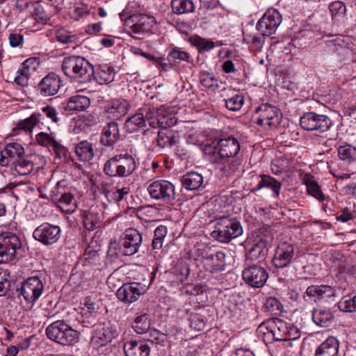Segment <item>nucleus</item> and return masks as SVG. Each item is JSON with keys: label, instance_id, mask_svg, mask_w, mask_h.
I'll list each match as a JSON object with an SVG mask.
<instances>
[{"label": "nucleus", "instance_id": "nucleus-1", "mask_svg": "<svg viewBox=\"0 0 356 356\" xmlns=\"http://www.w3.org/2000/svg\"><path fill=\"white\" fill-rule=\"evenodd\" d=\"M45 333L50 340L63 346H74L79 341V332L64 320H58L49 325Z\"/></svg>", "mask_w": 356, "mask_h": 356}, {"label": "nucleus", "instance_id": "nucleus-2", "mask_svg": "<svg viewBox=\"0 0 356 356\" xmlns=\"http://www.w3.org/2000/svg\"><path fill=\"white\" fill-rule=\"evenodd\" d=\"M136 169L134 158L128 154L115 155L104 164V172L111 177H126Z\"/></svg>", "mask_w": 356, "mask_h": 356}, {"label": "nucleus", "instance_id": "nucleus-3", "mask_svg": "<svg viewBox=\"0 0 356 356\" xmlns=\"http://www.w3.org/2000/svg\"><path fill=\"white\" fill-rule=\"evenodd\" d=\"M255 122L266 129H272L277 127L282 120V114L277 108L263 104L257 108L254 114Z\"/></svg>", "mask_w": 356, "mask_h": 356}, {"label": "nucleus", "instance_id": "nucleus-4", "mask_svg": "<svg viewBox=\"0 0 356 356\" xmlns=\"http://www.w3.org/2000/svg\"><path fill=\"white\" fill-rule=\"evenodd\" d=\"M300 125L307 131H317L323 133L330 129L332 121L327 115L309 112L303 114L300 118Z\"/></svg>", "mask_w": 356, "mask_h": 356}, {"label": "nucleus", "instance_id": "nucleus-5", "mask_svg": "<svg viewBox=\"0 0 356 356\" xmlns=\"http://www.w3.org/2000/svg\"><path fill=\"white\" fill-rule=\"evenodd\" d=\"M147 191L152 199L168 202L175 198V189L172 183L159 179L150 183Z\"/></svg>", "mask_w": 356, "mask_h": 356}, {"label": "nucleus", "instance_id": "nucleus-6", "mask_svg": "<svg viewBox=\"0 0 356 356\" xmlns=\"http://www.w3.org/2000/svg\"><path fill=\"white\" fill-rule=\"evenodd\" d=\"M43 289L42 281L38 277L33 276L22 282L17 291L19 296H22L27 303L34 304L42 295Z\"/></svg>", "mask_w": 356, "mask_h": 356}, {"label": "nucleus", "instance_id": "nucleus-7", "mask_svg": "<svg viewBox=\"0 0 356 356\" xmlns=\"http://www.w3.org/2000/svg\"><path fill=\"white\" fill-rule=\"evenodd\" d=\"M61 236L59 226L44 222L37 227L33 233V237L44 245H51L57 243Z\"/></svg>", "mask_w": 356, "mask_h": 356}, {"label": "nucleus", "instance_id": "nucleus-8", "mask_svg": "<svg viewBox=\"0 0 356 356\" xmlns=\"http://www.w3.org/2000/svg\"><path fill=\"white\" fill-rule=\"evenodd\" d=\"M21 245L18 236L11 232L0 234V264L11 261Z\"/></svg>", "mask_w": 356, "mask_h": 356}, {"label": "nucleus", "instance_id": "nucleus-9", "mask_svg": "<svg viewBox=\"0 0 356 356\" xmlns=\"http://www.w3.org/2000/svg\"><path fill=\"white\" fill-rule=\"evenodd\" d=\"M282 15L275 9L268 10L258 21L256 29L263 36H270L275 33L282 22Z\"/></svg>", "mask_w": 356, "mask_h": 356}, {"label": "nucleus", "instance_id": "nucleus-10", "mask_svg": "<svg viewBox=\"0 0 356 356\" xmlns=\"http://www.w3.org/2000/svg\"><path fill=\"white\" fill-rule=\"evenodd\" d=\"M242 277L249 286L254 288H261L266 284L268 278V273L261 266L252 265L244 268Z\"/></svg>", "mask_w": 356, "mask_h": 356}, {"label": "nucleus", "instance_id": "nucleus-11", "mask_svg": "<svg viewBox=\"0 0 356 356\" xmlns=\"http://www.w3.org/2000/svg\"><path fill=\"white\" fill-rule=\"evenodd\" d=\"M145 288L139 282L124 283L116 293L119 300L126 304H131L138 300L145 293Z\"/></svg>", "mask_w": 356, "mask_h": 356}, {"label": "nucleus", "instance_id": "nucleus-12", "mask_svg": "<svg viewBox=\"0 0 356 356\" xmlns=\"http://www.w3.org/2000/svg\"><path fill=\"white\" fill-rule=\"evenodd\" d=\"M142 236L135 229H127L124 237L120 241V250L122 255L131 256L136 254L141 245Z\"/></svg>", "mask_w": 356, "mask_h": 356}, {"label": "nucleus", "instance_id": "nucleus-13", "mask_svg": "<svg viewBox=\"0 0 356 356\" xmlns=\"http://www.w3.org/2000/svg\"><path fill=\"white\" fill-rule=\"evenodd\" d=\"M294 257V247L286 242L280 243L274 253L273 263L276 268L286 267Z\"/></svg>", "mask_w": 356, "mask_h": 356}, {"label": "nucleus", "instance_id": "nucleus-14", "mask_svg": "<svg viewBox=\"0 0 356 356\" xmlns=\"http://www.w3.org/2000/svg\"><path fill=\"white\" fill-rule=\"evenodd\" d=\"M243 68V60L238 51L227 50L224 54V73L240 75Z\"/></svg>", "mask_w": 356, "mask_h": 356}, {"label": "nucleus", "instance_id": "nucleus-15", "mask_svg": "<svg viewBox=\"0 0 356 356\" xmlns=\"http://www.w3.org/2000/svg\"><path fill=\"white\" fill-rule=\"evenodd\" d=\"M154 19V17L147 15H132L129 16L127 24L134 33L141 34L151 29Z\"/></svg>", "mask_w": 356, "mask_h": 356}, {"label": "nucleus", "instance_id": "nucleus-16", "mask_svg": "<svg viewBox=\"0 0 356 356\" xmlns=\"http://www.w3.org/2000/svg\"><path fill=\"white\" fill-rule=\"evenodd\" d=\"M335 289L329 285H312L307 288L303 296L305 301H316L325 298H330L335 296Z\"/></svg>", "mask_w": 356, "mask_h": 356}, {"label": "nucleus", "instance_id": "nucleus-17", "mask_svg": "<svg viewBox=\"0 0 356 356\" xmlns=\"http://www.w3.org/2000/svg\"><path fill=\"white\" fill-rule=\"evenodd\" d=\"M78 65L75 80L81 83H88L94 76V66L84 57L78 56Z\"/></svg>", "mask_w": 356, "mask_h": 356}, {"label": "nucleus", "instance_id": "nucleus-18", "mask_svg": "<svg viewBox=\"0 0 356 356\" xmlns=\"http://www.w3.org/2000/svg\"><path fill=\"white\" fill-rule=\"evenodd\" d=\"M60 79L54 74H49L44 77L38 84V90L43 96H52L60 88Z\"/></svg>", "mask_w": 356, "mask_h": 356}, {"label": "nucleus", "instance_id": "nucleus-19", "mask_svg": "<svg viewBox=\"0 0 356 356\" xmlns=\"http://www.w3.org/2000/svg\"><path fill=\"white\" fill-rule=\"evenodd\" d=\"M268 242L266 240L260 238L246 252V259L250 261H264L268 254Z\"/></svg>", "mask_w": 356, "mask_h": 356}, {"label": "nucleus", "instance_id": "nucleus-20", "mask_svg": "<svg viewBox=\"0 0 356 356\" xmlns=\"http://www.w3.org/2000/svg\"><path fill=\"white\" fill-rule=\"evenodd\" d=\"M126 356H149L150 348L144 341H129L124 344Z\"/></svg>", "mask_w": 356, "mask_h": 356}, {"label": "nucleus", "instance_id": "nucleus-21", "mask_svg": "<svg viewBox=\"0 0 356 356\" xmlns=\"http://www.w3.org/2000/svg\"><path fill=\"white\" fill-rule=\"evenodd\" d=\"M276 330L280 331V327L278 326L275 321L273 319H269L261 323L257 328L259 334L264 337V340H274V341H283L284 339L281 336H277Z\"/></svg>", "mask_w": 356, "mask_h": 356}, {"label": "nucleus", "instance_id": "nucleus-22", "mask_svg": "<svg viewBox=\"0 0 356 356\" xmlns=\"http://www.w3.org/2000/svg\"><path fill=\"white\" fill-rule=\"evenodd\" d=\"M119 137L118 124L114 122H109L103 129L100 142L105 146H111L118 140Z\"/></svg>", "mask_w": 356, "mask_h": 356}, {"label": "nucleus", "instance_id": "nucleus-23", "mask_svg": "<svg viewBox=\"0 0 356 356\" xmlns=\"http://www.w3.org/2000/svg\"><path fill=\"white\" fill-rule=\"evenodd\" d=\"M243 229L238 221L224 217V243H229L232 239L241 236Z\"/></svg>", "mask_w": 356, "mask_h": 356}, {"label": "nucleus", "instance_id": "nucleus-24", "mask_svg": "<svg viewBox=\"0 0 356 356\" xmlns=\"http://www.w3.org/2000/svg\"><path fill=\"white\" fill-rule=\"evenodd\" d=\"M36 140L38 143L42 146L52 147L58 157H61L66 153L65 148L59 144L54 138L49 134L41 132L36 136Z\"/></svg>", "mask_w": 356, "mask_h": 356}, {"label": "nucleus", "instance_id": "nucleus-25", "mask_svg": "<svg viewBox=\"0 0 356 356\" xmlns=\"http://www.w3.org/2000/svg\"><path fill=\"white\" fill-rule=\"evenodd\" d=\"M339 341L330 337L323 342L316 350L315 356H338Z\"/></svg>", "mask_w": 356, "mask_h": 356}, {"label": "nucleus", "instance_id": "nucleus-26", "mask_svg": "<svg viewBox=\"0 0 356 356\" xmlns=\"http://www.w3.org/2000/svg\"><path fill=\"white\" fill-rule=\"evenodd\" d=\"M157 145L161 148L171 147L179 141V136L172 130L163 129L157 134Z\"/></svg>", "mask_w": 356, "mask_h": 356}, {"label": "nucleus", "instance_id": "nucleus-27", "mask_svg": "<svg viewBox=\"0 0 356 356\" xmlns=\"http://www.w3.org/2000/svg\"><path fill=\"white\" fill-rule=\"evenodd\" d=\"M260 177L261 180L253 191L267 188L273 191V197H277L280 195L282 183L270 175H261Z\"/></svg>", "mask_w": 356, "mask_h": 356}, {"label": "nucleus", "instance_id": "nucleus-28", "mask_svg": "<svg viewBox=\"0 0 356 356\" xmlns=\"http://www.w3.org/2000/svg\"><path fill=\"white\" fill-rule=\"evenodd\" d=\"M102 192L110 202H119L129 193V187L122 188H111L107 184H102Z\"/></svg>", "mask_w": 356, "mask_h": 356}, {"label": "nucleus", "instance_id": "nucleus-29", "mask_svg": "<svg viewBox=\"0 0 356 356\" xmlns=\"http://www.w3.org/2000/svg\"><path fill=\"white\" fill-rule=\"evenodd\" d=\"M222 141V138L214 139L211 143L204 146V152L210 156V161L213 163H220L222 160V147L220 145Z\"/></svg>", "mask_w": 356, "mask_h": 356}, {"label": "nucleus", "instance_id": "nucleus-30", "mask_svg": "<svg viewBox=\"0 0 356 356\" xmlns=\"http://www.w3.org/2000/svg\"><path fill=\"white\" fill-rule=\"evenodd\" d=\"M312 319L317 325L327 327L332 323L333 314L330 309L318 308L313 311Z\"/></svg>", "mask_w": 356, "mask_h": 356}, {"label": "nucleus", "instance_id": "nucleus-31", "mask_svg": "<svg viewBox=\"0 0 356 356\" xmlns=\"http://www.w3.org/2000/svg\"><path fill=\"white\" fill-rule=\"evenodd\" d=\"M3 156L10 157L11 163L25 155V151L23 146L18 143H8L4 149L1 152Z\"/></svg>", "mask_w": 356, "mask_h": 356}, {"label": "nucleus", "instance_id": "nucleus-32", "mask_svg": "<svg viewBox=\"0 0 356 356\" xmlns=\"http://www.w3.org/2000/svg\"><path fill=\"white\" fill-rule=\"evenodd\" d=\"M181 182L183 186L187 190H197L203 184L202 176L195 172H188L182 177Z\"/></svg>", "mask_w": 356, "mask_h": 356}, {"label": "nucleus", "instance_id": "nucleus-33", "mask_svg": "<svg viewBox=\"0 0 356 356\" xmlns=\"http://www.w3.org/2000/svg\"><path fill=\"white\" fill-rule=\"evenodd\" d=\"M129 104L125 99H115L107 109V113L111 114L113 118L119 119L125 115L129 108Z\"/></svg>", "mask_w": 356, "mask_h": 356}, {"label": "nucleus", "instance_id": "nucleus-34", "mask_svg": "<svg viewBox=\"0 0 356 356\" xmlns=\"http://www.w3.org/2000/svg\"><path fill=\"white\" fill-rule=\"evenodd\" d=\"M145 120L149 123V125L152 128L162 127L165 128V125L168 124L167 122H164V118H161L159 115V111L154 108L149 107L145 111Z\"/></svg>", "mask_w": 356, "mask_h": 356}, {"label": "nucleus", "instance_id": "nucleus-35", "mask_svg": "<svg viewBox=\"0 0 356 356\" xmlns=\"http://www.w3.org/2000/svg\"><path fill=\"white\" fill-rule=\"evenodd\" d=\"M12 165L14 171L20 176L30 174L33 168V163L25 155L14 161Z\"/></svg>", "mask_w": 356, "mask_h": 356}, {"label": "nucleus", "instance_id": "nucleus-36", "mask_svg": "<svg viewBox=\"0 0 356 356\" xmlns=\"http://www.w3.org/2000/svg\"><path fill=\"white\" fill-rule=\"evenodd\" d=\"M90 99L83 95H76L70 98L67 108L70 111H83L90 105Z\"/></svg>", "mask_w": 356, "mask_h": 356}, {"label": "nucleus", "instance_id": "nucleus-37", "mask_svg": "<svg viewBox=\"0 0 356 356\" xmlns=\"http://www.w3.org/2000/svg\"><path fill=\"white\" fill-rule=\"evenodd\" d=\"M78 56H71L64 58L62 62L63 73L72 79L75 80Z\"/></svg>", "mask_w": 356, "mask_h": 356}, {"label": "nucleus", "instance_id": "nucleus-38", "mask_svg": "<svg viewBox=\"0 0 356 356\" xmlns=\"http://www.w3.org/2000/svg\"><path fill=\"white\" fill-rule=\"evenodd\" d=\"M240 151V145L238 140L232 136H224V157H232L236 156Z\"/></svg>", "mask_w": 356, "mask_h": 356}, {"label": "nucleus", "instance_id": "nucleus-39", "mask_svg": "<svg viewBox=\"0 0 356 356\" xmlns=\"http://www.w3.org/2000/svg\"><path fill=\"white\" fill-rule=\"evenodd\" d=\"M75 153L83 161H89L94 156L92 145L87 141L79 143L75 147Z\"/></svg>", "mask_w": 356, "mask_h": 356}, {"label": "nucleus", "instance_id": "nucleus-40", "mask_svg": "<svg viewBox=\"0 0 356 356\" xmlns=\"http://www.w3.org/2000/svg\"><path fill=\"white\" fill-rule=\"evenodd\" d=\"M102 216L94 211L86 213L83 218V225L89 231H93L101 226Z\"/></svg>", "mask_w": 356, "mask_h": 356}, {"label": "nucleus", "instance_id": "nucleus-41", "mask_svg": "<svg viewBox=\"0 0 356 356\" xmlns=\"http://www.w3.org/2000/svg\"><path fill=\"white\" fill-rule=\"evenodd\" d=\"M172 12L177 15L193 12L195 6L191 0H172L171 1Z\"/></svg>", "mask_w": 356, "mask_h": 356}, {"label": "nucleus", "instance_id": "nucleus-42", "mask_svg": "<svg viewBox=\"0 0 356 356\" xmlns=\"http://www.w3.org/2000/svg\"><path fill=\"white\" fill-rule=\"evenodd\" d=\"M206 310L204 308H199L197 312L191 314V326L193 329L197 331H202L204 329L207 322V319L204 316Z\"/></svg>", "mask_w": 356, "mask_h": 356}, {"label": "nucleus", "instance_id": "nucleus-43", "mask_svg": "<svg viewBox=\"0 0 356 356\" xmlns=\"http://www.w3.org/2000/svg\"><path fill=\"white\" fill-rule=\"evenodd\" d=\"M124 125L129 132H134L145 127V120L143 113H138L133 115L126 120Z\"/></svg>", "mask_w": 356, "mask_h": 356}, {"label": "nucleus", "instance_id": "nucleus-44", "mask_svg": "<svg viewBox=\"0 0 356 356\" xmlns=\"http://www.w3.org/2000/svg\"><path fill=\"white\" fill-rule=\"evenodd\" d=\"M132 327L138 334L146 333L150 327V320L147 314L137 316L132 323Z\"/></svg>", "mask_w": 356, "mask_h": 356}, {"label": "nucleus", "instance_id": "nucleus-45", "mask_svg": "<svg viewBox=\"0 0 356 356\" xmlns=\"http://www.w3.org/2000/svg\"><path fill=\"white\" fill-rule=\"evenodd\" d=\"M303 181L307 186V190L309 195L319 201H323L325 200V195L316 181L311 177H307L304 178Z\"/></svg>", "mask_w": 356, "mask_h": 356}, {"label": "nucleus", "instance_id": "nucleus-46", "mask_svg": "<svg viewBox=\"0 0 356 356\" xmlns=\"http://www.w3.org/2000/svg\"><path fill=\"white\" fill-rule=\"evenodd\" d=\"M339 157L346 163H350L356 161V147L345 144L338 147Z\"/></svg>", "mask_w": 356, "mask_h": 356}, {"label": "nucleus", "instance_id": "nucleus-47", "mask_svg": "<svg viewBox=\"0 0 356 356\" xmlns=\"http://www.w3.org/2000/svg\"><path fill=\"white\" fill-rule=\"evenodd\" d=\"M90 10V7L86 3H76L70 11V15L72 19L79 21L88 16Z\"/></svg>", "mask_w": 356, "mask_h": 356}, {"label": "nucleus", "instance_id": "nucleus-48", "mask_svg": "<svg viewBox=\"0 0 356 356\" xmlns=\"http://www.w3.org/2000/svg\"><path fill=\"white\" fill-rule=\"evenodd\" d=\"M42 118V115L41 113H33L29 118L18 123V129L26 131H31L35 124L40 122Z\"/></svg>", "mask_w": 356, "mask_h": 356}, {"label": "nucleus", "instance_id": "nucleus-49", "mask_svg": "<svg viewBox=\"0 0 356 356\" xmlns=\"http://www.w3.org/2000/svg\"><path fill=\"white\" fill-rule=\"evenodd\" d=\"M115 72L111 67L103 65L97 74V81L100 84H106L114 80Z\"/></svg>", "mask_w": 356, "mask_h": 356}, {"label": "nucleus", "instance_id": "nucleus-50", "mask_svg": "<svg viewBox=\"0 0 356 356\" xmlns=\"http://www.w3.org/2000/svg\"><path fill=\"white\" fill-rule=\"evenodd\" d=\"M338 307L344 312H356V296L353 298L347 296L343 297L338 302Z\"/></svg>", "mask_w": 356, "mask_h": 356}, {"label": "nucleus", "instance_id": "nucleus-51", "mask_svg": "<svg viewBox=\"0 0 356 356\" xmlns=\"http://www.w3.org/2000/svg\"><path fill=\"white\" fill-rule=\"evenodd\" d=\"M56 38L60 43L66 44H76L79 39L76 35L72 34L71 32L64 29L57 31Z\"/></svg>", "mask_w": 356, "mask_h": 356}, {"label": "nucleus", "instance_id": "nucleus-52", "mask_svg": "<svg viewBox=\"0 0 356 356\" xmlns=\"http://www.w3.org/2000/svg\"><path fill=\"white\" fill-rule=\"evenodd\" d=\"M190 54L179 48H173L168 55V60L169 62L178 63L180 61H188Z\"/></svg>", "mask_w": 356, "mask_h": 356}, {"label": "nucleus", "instance_id": "nucleus-53", "mask_svg": "<svg viewBox=\"0 0 356 356\" xmlns=\"http://www.w3.org/2000/svg\"><path fill=\"white\" fill-rule=\"evenodd\" d=\"M60 207L62 209L66 208V211H72L76 207V200L71 193H63L58 200Z\"/></svg>", "mask_w": 356, "mask_h": 356}, {"label": "nucleus", "instance_id": "nucleus-54", "mask_svg": "<svg viewBox=\"0 0 356 356\" xmlns=\"http://www.w3.org/2000/svg\"><path fill=\"white\" fill-rule=\"evenodd\" d=\"M228 296L229 298L227 299V308L231 313L236 314L238 310H240L241 296L240 293L236 291Z\"/></svg>", "mask_w": 356, "mask_h": 356}, {"label": "nucleus", "instance_id": "nucleus-55", "mask_svg": "<svg viewBox=\"0 0 356 356\" xmlns=\"http://www.w3.org/2000/svg\"><path fill=\"white\" fill-rule=\"evenodd\" d=\"M329 10L333 19L343 17L346 11V6L340 1H336L330 3Z\"/></svg>", "mask_w": 356, "mask_h": 356}, {"label": "nucleus", "instance_id": "nucleus-56", "mask_svg": "<svg viewBox=\"0 0 356 356\" xmlns=\"http://www.w3.org/2000/svg\"><path fill=\"white\" fill-rule=\"evenodd\" d=\"M243 103V97L236 95L225 101V106L229 111H236L241 109Z\"/></svg>", "mask_w": 356, "mask_h": 356}, {"label": "nucleus", "instance_id": "nucleus-57", "mask_svg": "<svg viewBox=\"0 0 356 356\" xmlns=\"http://www.w3.org/2000/svg\"><path fill=\"white\" fill-rule=\"evenodd\" d=\"M266 311L273 314H277L281 311L282 305L275 298H268L264 304Z\"/></svg>", "mask_w": 356, "mask_h": 356}, {"label": "nucleus", "instance_id": "nucleus-58", "mask_svg": "<svg viewBox=\"0 0 356 356\" xmlns=\"http://www.w3.org/2000/svg\"><path fill=\"white\" fill-rule=\"evenodd\" d=\"M99 247L97 248V244L93 245L92 242L86 249L83 252V257L86 260L95 261L99 257Z\"/></svg>", "mask_w": 356, "mask_h": 356}, {"label": "nucleus", "instance_id": "nucleus-59", "mask_svg": "<svg viewBox=\"0 0 356 356\" xmlns=\"http://www.w3.org/2000/svg\"><path fill=\"white\" fill-rule=\"evenodd\" d=\"M238 277V276L235 272L232 270H227V273L224 277L227 282L226 284H224V289H234L237 284Z\"/></svg>", "mask_w": 356, "mask_h": 356}, {"label": "nucleus", "instance_id": "nucleus-60", "mask_svg": "<svg viewBox=\"0 0 356 356\" xmlns=\"http://www.w3.org/2000/svg\"><path fill=\"white\" fill-rule=\"evenodd\" d=\"M193 44L200 49V51H209L214 47V43L212 41L206 40L201 38H195Z\"/></svg>", "mask_w": 356, "mask_h": 356}, {"label": "nucleus", "instance_id": "nucleus-61", "mask_svg": "<svg viewBox=\"0 0 356 356\" xmlns=\"http://www.w3.org/2000/svg\"><path fill=\"white\" fill-rule=\"evenodd\" d=\"M7 276L6 272L0 268V296L5 295L9 289Z\"/></svg>", "mask_w": 356, "mask_h": 356}, {"label": "nucleus", "instance_id": "nucleus-62", "mask_svg": "<svg viewBox=\"0 0 356 356\" xmlns=\"http://www.w3.org/2000/svg\"><path fill=\"white\" fill-rule=\"evenodd\" d=\"M42 115H45L53 122H56L58 121L57 112L54 107L49 106H44L42 108Z\"/></svg>", "mask_w": 356, "mask_h": 356}, {"label": "nucleus", "instance_id": "nucleus-63", "mask_svg": "<svg viewBox=\"0 0 356 356\" xmlns=\"http://www.w3.org/2000/svg\"><path fill=\"white\" fill-rule=\"evenodd\" d=\"M24 37L19 33H11L9 35V42L13 47L20 46L23 42Z\"/></svg>", "mask_w": 356, "mask_h": 356}, {"label": "nucleus", "instance_id": "nucleus-64", "mask_svg": "<svg viewBox=\"0 0 356 356\" xmlns=\"http://www.w3.org/2000/svg\"><path fill=\"white\" fill-rule=\"evenodd\" d=\"M39 63V60L37 58H29L23 63V65L25 66V68L29 69L31 72H35L38 67Z\"/></svg>", "mask_w": 356, "mask_h": 356}]
</instances>
